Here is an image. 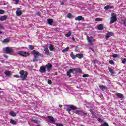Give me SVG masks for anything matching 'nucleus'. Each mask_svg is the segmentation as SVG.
<instances>
[{"mask_svg":"<svg viewBox=\"0 0 126 126\" xmlns=\"http://www.w3.org/2000/svg\"><path fill=\"white\" fill-rule=\"evenodd\" d=\"M83 77H88L89 76V75L87 74H84L82 75Z\"/></svg>","mask_w":126,"mask_h":126,"instance_id":"nucleus-42","label":"nucleus"},{"mask_svg":"<svg viewBox=\"0 0 126 126\" xmlns=\"http://www.w3.org/2000/svg\"><path fill=\"white\" fill-rule=\"evenodd\" d=\"M54 75H58V73H57V72H55L54 73Z\"/></svg>","mask_w":126,"mask_h":126,"instance_id":"nucleus-57","label":"nucleus"},{"mask_svg":"<svg viewBox=\"0 0 126 126\" xmlns=\"http://www.w3.org/2000/svg\"><path fill=\"white\" fill-rule=\"evenodd\" d=\"M53 22H54V20H53L52 19H47V23L49 24V25H52Z\"/></svg>","mask_w":126,"mask_h":126,"instance_id":"nucleus-18","label":"nucleus"},{"mask_svg":"<svg viewBox=\"0 0 126 126\" xmlns=\"http://www.w3.org/2000/svg\"><path fill=\"white\" fill-rule=\"evenodd\" d=\"M4 13V10H0V14H3Z\"/></svg>","mask_w":126,"mask_h":126,"instance_id":"nucleus-45","label":"nucleus"},{"mask_svg":"<svg viewBox=\"0 0 126 126\" xmlns=\"http://www.w3.org/2000/svg\"><path fill=\"white\" fill-rule=\"evenodd\" d=\"M18 55H19V56H21V57H28V56L30 55V53H29V52H27L24 51H20L18 52Z\"/></svg>","mask_w":126,"mask_h":126,"instance_id":"nucleus-4","label":"nucleus"},{"mask_svg":"<svg viewBox=\"0 0 126 126\" xmlns=\"http://www.w3.org/2000/svg\"><path fill=\"white\" fill-rule=\"evenodd\" d=\"M113 35H114V33L112 32H109L106 34L105 39L106 40H108L110 37L112 36Z\"/></svg>","mask_w":126,"mask_h":126,"instance_id":"nucleus-8","label":"nucleus"},{"mask_svg":"<svg viewBox=\"0 0 126 126\" xmlns=\"http://www.w3.org/2000/svg\"><path fill=\"white\" fill-rule=\"evenodd\" d=\"M100 126H109V124L107 122H104L103 124H101Z\"/></svg>","mask_w":126,"mask_h":126,"instance_id":"nucleus-37","label":"nucleus"},{"mask_svg":"<svg viewBox=\"0 0 126 126\" xmlns=\"http://www.w3.org/2000/svg\"><path fill=\"white\" fill-rule=\"evenodd\" d=\"M90 112H91V110H90Z\"/></svg>","mask_w":126,"mask_h":126,"instance_id":"nucleus-63","label":"nucleus"},{"mask_svg":"<svg viewBox=\"0 0 126 126\" xmlns=\"http://www.w3.org/2000/svg\"><path fill=\"white\" fill-rule=\"evenodd\" d=\"M32 122H33V123H35L36 124L40 123V121H39L38 119H34V118H32Z\"/></svg>","mask_w":126,"mask_h":126,"instance_id":"nucleus-29","label":"nucleus"},{"mask_svg":"<svg viewBox=\"0 0 126 126\" xmlns=\"http://www.w3.org/2000/svg\"><path fill=\"white\" fill-rule=\"evenodd\" d=\"M98 30H103L104 29V25L102 24H100L97 26Z\"/></svg>","mask_w":126,"mask_h":126,"instance_id":"nucleus-21","label":"nucleus"},{"mask_svg":"<svg viewBox=\"0 0 126 126\" xmlns=\"http://www.w3.org/2000/svg\"><path fill=\"white\" fill-rule=\"evenodd\" d=\"M72 47H73V48H76V46H75V45H72Z\"/></svg>","mask_w":126,"mask_h":126,"instance_id":"nucleus-59","label":"nucleus"},{"mask_svg":"<svg viewBox=\"0 0 126 126\" xmlns=\"http://www.w3.org/2000/svg\"><path fill=\"white\" fill-rule=\"evenodd\" d=\"M49 50L50 51H53L54 50V46H53V45L49 44Z\"/></svg>","mask_w":126,"mask_h":126,"instance_id":"nucleus-34","label":"nucleus"},{"mask_svg":"<svg viewBox=\"0 0 126 126\" xmlns=\"http://www.w3.org/2000/svg\"><path fill=\"white\" fill-rule=\"evenodd\" d=\"M13 1H14L15 2H16L15 4L17 5L18 4V3H19V0H13Z\"/></svg>","mask_w":126,"mask_h":126,"instance_id":"nucleus-41","label":"nucleus"},{"mask_svg":"<svg viewBox=\"0 0 126 126\" xmlns=\"http://www.w3.org/2000/svg\"><path fill=\"white\" fill-rule=\"evenodd\" d=\"M44 52H45L46 55H49V54H50V51H49V48H44Z\"/></svg>","mask_w":126,"mask_h":126,"instance_id":"nucleus-27","label":"nucleus"},{"mask_svg":"<svg viewBox=\"0 0 126 126\" xmlns=\"http://www.w3.org/2000/svg\"><path fill=\"white\" fill-rule=\"evenodd\" d=\"M3 52L4 54H9V55H14V50L12 49V47H4L3 48Z\"/></svg>","mask_w":126,"mask_h":126,"instance_id":"nucleus-2","label":"nucleus"},{"mask_svg":"<svg viewBox=\"0 0 126 126\" xmlns=\"http://www.w3.org/2000/svg\"><path fill=\"white\" fill-rule=\"evenodd\" d=\"M109 63H110V64H111L112 65H114V64H115V62H114V61H113V60H110Z\"/></svg>","mask_w":126,"mask_h":126,"instance_id":"nucleus-38","label":"nucleus"},{"mask_svg":"<svg viewBox=\"0 0 126 126\" xmlns=\"http://www.w3.org/2000/svg\"><path fill=\"white\" fill-rule=\"evenodd\" d=\"M77 58L78 59H82L83 58V54H76Z\"/></svg>","mask_w":126,"mask_h":126,"instance_id":"nucleus-26","label":"nucleus"},{"mask_svg":"<svg viewBox=\"0 0 126 126\" xmlns=\"http://www.w3.org/2000/svg\"><path fill=\"white\" fill-rule=\"evenodd\" d=\"M10 41V40H9V38H6L5 39H4L2 42L3 43V44H6L7 43H9V42Z\"/></svg>","mask_w":126,"mask_h":126,"instance_id":"nucleus-20","label":"nucleus"},{"mask_svg":"<svg viewBox=\"0 0 126 126\" xmlns=\"http://www.w3.org/2000/svg\"><path fill=\"white\" fill-rule=\"evenodd\" d=\"M32 53L33 55H34V58L33 60V62H36L38 61V59H39V57H42V58H44V54L36 51L33 50Z\"/></svg>","mask_w":126,"mask_h":126,"instance_id":"nucleus-1","label":"nucleus"},{"mask_svg":"<svg viewBox=\"0 0 126 126\" xmlns=\"http://www.w3.org/2000/svg\"><path fill=\"white\" fill-rule=\"evenodd\" d=\"M45 68H47V71H50L52 68H53V65L51 63H48L45 66Z\"/></svg>","mask_w":126,"mask_h":126,"instance_id":"nucleus-6","label":"nucleus"},{"mask_svg":"<svg viewBox=\"0 0 126 126\" xmlns=\"http://www.w3.org/2000/svg\"><path fill=\"white\" fill-rule=\"evenodd\" d=\"M86 115H87V113H85L84 111H83V113H82L81 116H86Z\"/></svg>","mask_w":126,"mask_h":126,"instance_id":"nucleus-49","label":"nucleus"},{"mask_svg":"<svg viewBox=\"0 0 126 126\" xmlns=\"http://www.w3.org/2000/svg\"><path fill=\"white\" fill-rule=\"evenodd\" d=\"M73 71H75V72H78V73H81V72H82V70L80 68H73Z\"/></svg>","mask_w":126,"mask_h":126,"instance_id":"nucleus-13","label":"nucleus"},{"mask_svg":"<svg viewBox=\"0 0 126 126\" xmlns=\"http://www.w3.org/2000/svg\"><path fill=\"white\" fill-rule=\"evenodd\" d=\"M70 57H72V58L73 59V60H75V59H76L77 58V56H76V55H74V54H73V52H72L71 53H70Z\"/></svg>","mask_w":126,"mask_h":126,"instance_id":"nucleus-22","label":"nucleus"},{"mask_svg":"<svg viewBox=\"0 0 126 126\" xmlns=\"http://www.w3.org/2000/svg\"><path fill=\"white\" fill-rule=\"evenodd\" d=\"M10 116H12V117H16V114L13 111H11L9 113Z\"/></svg>","mask_w":126,"mask_h":126,"instance_id":"nucleus-31","label":"nucleus"},{"mask_svg":"<svg viewBox=\"0 0 126 126\" xmlns=\"http://www.w3.org/2000/svg\"><path fill=\"white\" fill-rule=\"evenodd\" d=\"M16 14L17 16H20L22 14V11L20 9V8H18L17 10L16 11Z\"/></svg>","mask_w":126,"mask_h":126,"instance_id":"nucleus-12","label":"nucleus"},{"mask_svg":"<svg viewBox=\"0 0 126 126\" xmlns=\"http://www.w3.org/2000/svg\"><path fill=\"white\" fill-rule=\"evenodd\" d=\"M63 4H64V3H61V5H63Z\"/></svg>","mask_w":126,"mask_h":126,"instance_id":"nucleus-61","label":"nucleus"},{"mask_svg":"<svg viewBox=\"0 0 126 126\" xmlns=\"http://www.w3.org/2000/svg\"><path fill=\"white\" fill-rule=\"evenodd\" d=\"M71 34H72V32L69 31L67 33L65 34V37H67V38H68L71 36Z\"/></svg>","mask_w":126,"mask_h":126,"instance_id":"nucleus-25","label":"nucleus"},{"mask_svg":"<svg viewBox=\"0 0 126 126\" xmlns=\"http://www.w3.org/2000/svg\"><path fill=\"white\" fill-rule=\"evenodd\" d=\"M89 50H91V51H92V52H95V50L93 49V48H91V47H89Z\"/></svg>","mask_w":126,"mask_h":126,"instance_id":"nucleus-55","label":"nucleus"},{"mask_svg":"<svg viewBox=\"0 0 126 126\" xmlns=\"http://www.w3.org/2000/svg\"><path fill=\"white\" fill-rule=\"evenodd\" d=\"M4 74H5V75L6 76H9V75H10V71H6L4 72Z\"/></svg>","mask_w":126,"mask_h":126,"instance_id":"nucleus-33","label":"nucleus"},{"mask_svg":"<svg viewBox=\"0 0 126 126\" xmlns=\"http://www.w3.org/2000/svg\"><path fill=\"white\" fill-rule=\"evenodd\" d=\"M4 29V28L3 27V26H2L1 24H0V30Z\"/></svg>","mask_w":126,"mask_h":126,"instance_id":"nucleus-48","label":"nucleus"},{"mask_svg":"<svg viewBox=\"0 0 126 126\" xmlns=\"http://www.w3.org/2000/svg\"><path fill=\"white\" fill-rule=\"evenodd\" d=\"M67 17L68 18H72V15L71 14V13H68L67 15Z\"/></svg>","mask_w":126,"mask_h":126,"instance_id":"nucleus-36","label":"nucleus"},{"mask_svg":"<svg viewBox=\"0 0 126 126\" xmlns=\"http://www.w3.org/2000/svg\"><path fill=\"white\" fill-rule=\"evenodd\" d=\"M66 111H67V112H68V113H69L70 112V111H71V108H67L66 109Z\"/></svg>","mask_w":126,"mask_h":126,"instance_id":"nucleus-53","label":"nucleus"},{"mask_svg":"<svg viewBox=\"0 0 126 126\" xmlns=\"http://www.w3.org/2000/svg\"><path fill=\"white\" fill-rule=\"evenodd\" d=\"M99 88H100V89L101 90H102V91H105V90H106V89H107V88L106 87V86L99 85Z\"/></svg>","mask_w":126,"mask_h":126,"instance_id":"nucleus-19","label":"nucleus"},{"mask_svg":"<svg viewBox=\"0 0 126 126\" xmlns=\"http://www.w3.org/2000/svg\"><path fill=\"white\" fill-rule=\"evenodd\" d=\"M122 22H123V24H125L126 25V19L122 20Z\"/></svg>","mask_w":126,"mask_h":126,"instance_id":"nucleus-47","label":"nucleus"},{"mask_svg":"<svg viewBox=\"0 0 126 126\" xmlns=\"http://www.w3.org/2000/svg\"><path fill=\"white\" fill-rule=\"evenodd\" d=\"M105 10H108V9H110L111 8H114V6H111L109 5H107L104 7Z\"/></svg>","mask_w":126,"mask_h":126,"instance_id":"nucleus-24","label":"nucleus"},{"mask_svg":"<svg viewBox=\"0 0 126 126\" xmlns=\"http://www.w3.org/2000/svg\"><path fill=\"white\" fill-rule=\"evenodd\" d=\"M95 21H102V19L100 18H96L95 19Z\"/></svg>","mask_w":126,"mask_h":126,"instance_id":"nucleus-39","label":"nucleus"},{"mask_svg":"<svg viewBox=\"0 0 126 126\" xmlns=\"http://www.w3.org/2000/svg\"><path fill=\"white\" fill-rule=\"evenodd\" d=\"M57 126H63V125L62 123H59L57 125Z\"/></svg>","mask_w":126,"mask_h":126,"instance_id":"nucleus-54","label":"nucleus"},{"mask_svg":"<svg viewBox=\"0 0 126 126\" xmlns=\"http://www.w3.org/2000/svg\"><path fill=\"white\" fill-rule=\"evenodd\" d=\"M7 19V15H4L0 18V21H4Z\"/></svg>","mask_w":126,"mask_h":126,"instance_id":"nucleus-17","label":"nucleus"},{"mask_svg":"<svg viewBox=\"0 0 126 126\" xmlns=\"http://www.w3.org/2000/svg\"><path fill=\"white\" fill-rule=\"evenodd\" d=\"M28 47L30 50H34V49H35V48L34 47V46L33 45H29Z\"/></svg>","mask_w":126,"mask_h":126,"instance_id":"nucleus-35","label":"nucleus"},{"mask_svg":"<svg viewBox=\"0 0 126 126\" xmlns=\"http://www.w3.org/2000/svg\"><path fill=\"white\" fill-rule=\"evenodd\" d=\"M72 40L73 41H75V39H74V37H72Z\"/></svg>","mask_w":126,"mask_h":126,"instance_id":"nucleus-58","label":"nucleus"},{"mask_svg":"<svg viewBox=\"0 0 126 126\" xmlns=\"http://www.w3.org/2000/svg\"><path fill=\"white\" fill-rule=\"evenodd\" d=\"M48 118L51 122H55V118H54L52 116H49Z\"/></svg>","mask_w":126,"mask_h":126,"instance_id":"nucleus-28","label":"nucleus"},{"mask_svg":"<svg viewBox=\"0 0 126 126\" xmlns=\"http://www.w3.org/2000/svg\"><path fill=\"white\" fill-rule=\"evenodd\" d=\"M87 40L90 45H92V42H95L96 41V39H91V38L89 37H87Z\"/></svg>","mask_w":126,"mask_h":126,"instance_id":"nucleus-11","label":"nucleus"},{"mask_svg":"<svg viewBox=\"0 0 126 126\" xmlns=\"http://www.w3.org/2000/svg\"><path fill=\"white\" fill-rule=\"evenodd\" d=\"M118 56H119V55L118 54H113L112 55L113 58H117L118 57Z\"/></svg>","mask_w":126,"mask_h":126,"instance_id":"nucleus-44","label":"nucleus"},{"mask_svg":"<svg viewBox=\"0 0 126 126\" xmlns=\"http://www.w3.org/2000/svg\"><path fill=\"white\" fill-rule=\"evenodd\" d=\"M36 14L38 16H41V12H36Z\"/></svg>","mask_w":126,"mask_h":126,"instance_id":"nucleus-43","label":"nucleus"},{"mask_svg":"<svg viewBox=\"0 0 126 126\" xmlns=\"http://www.w3.org/2000/svg\"><path fill=\"white\" fill-rule=\"evenodd\" d=\"M75 20L78 21H80V20H84V18L82 16H78L75 18Z\"/></svg>","mask_w":126,"mask_h":126,"instance_id":"nucleus-15","label":"nucleus"},{"mask_svg":"<svg viewBox=\"0 0 126 126\" xmlns=\"http://www.w3.org/2000/svg\"><path fill=\"white\" fill-rule=\"evenodd\" d=\"M3 32H1V31H0V34H3Z\"/></svg>","mask_w":126,"mask_h":126,"instance_id":"nucleus-60","label":"nucleus"},{"mask_svg":"<svg viewBox=\"0 0 126 126\" xmlns=\"http://www.w3.org/2000/svg\"><path fill=\"white\" fill-rule=\"evenodd\" d=\"M108 70L110 73H111V75H114L115 74V71H114V68H112L110 67H108Z\"/></svg>","mask_w":126,"mask_h":126,"instance_id":"nucleus-16","label":"nucleus"},{"mask_svg":"<svg viewBox=\"0 0 126 126\" xmlns=\"http://www.w3.org/2000/svg\"><path fill=\"white\" fill-rule=\"evenodd\" d=\"M10 123L12 124V125H16L17 124V122H16V121L13 119H11Z\"/></svg>","mask_w":126,"mask_h":126,"instance_id":"nucleus-30","label":"nucleus"},{"mask_svg":"<svg viewBox=\"0 0 126 126\" xmlns=\"http://www.w3.org/2000/svg\"><path fill=\"white\" fill-rule=\"evenodd\" d=\"M70 107V109H71V110H77V107H76V106H74V105H69Z\"/></svg>","mask_w":126,"mask_h":126,"instance_id":"nucleus-23","label":"nucleus"},{"mask_svg":"<svg viewBox=\"0 0 126 126\" xmlns=\"http://www.w3.org/2000/svg\"><path fill=\"white\" fill-rule=\"evenodd\" d=\"M3 56L4 57V58H5L6 59H8V56L5 54H4Z\"/></svg>","mask_w":126,"mask_h":126,"instance_id":"nucleus-56","label":"nucleus"},{"mask_svg":"<svg viewBox=\"0 0 126 126\" xmlns=\"http://www.w3.org/2000/svg\"><path fill=\"white\" fill-rule=\"evenodd\" d=\"M39 71L41 73H46V67L45 66H41L39 69Z\"/></svg>","mask_w":126,"mask_h":126,"instance_id":"nucleus-9","label":"nucleus"},{"mask_svg":"<svg viewBox=\"0 0 126 126\" xmlns=\"http://www.w3.org/2000/svg\"><path fill=\"white\" fill-rule=\"evenodd\" d=\"M0 90H1V88H0Z\"/></svg>","mask_w":126,"mask_h":126,"instance_id":"nucleus-62","label":"nucleus"},{"mask_svg":"<svg viewBox=\"0 0 126 126\" xmlns=\"http://www.w3.org/2000/svg\"><path fill=\"white\" fill-rule=\"evenodd\" d=\"M116 96L119 99H123V98H124V95L120 93L116 94Z\"/></svg>","mask_w":126,"mask_h":126,"instance_id":"nucleus-14","label":"nucleus"},{"mask_svg":"<svg viewBox=\"0 0 126 126\" xmlns=\"http://www.w3.org/2000/svg\"><path fill=\"white\" fill-rule=\"evenodd\" d=\"M73 69H70L68 71H67V76L69 77H71V73H74Z\"/></svg>","mask_w":126,"mask_h":126,"instance_id":"nucleus-7","label":"nucleus"},{"mask_svg":"<svg viewBox=\"0 0 126 126\" xmlns=\"http://www.w3.org/2000/svg\"><path fill=\"white\" fill-rule=\"evenodd\" d=\"M83 113V110H80V108H78L76 110V113L77 115H80L81 116L82 114Z\"/></svg>","mask_w":126,"mask_h":126,"instance_id":"nucleus-10","label":"nucleus"},{"mask_svg":"<svg viewBox=\"0 0 126 126\" xmlns=\"http://www.w3.org/2000/svg\"><path fill=\"white\" fill-rule=\"evenodd\" d=\"M116 21H117V16L116 15V14L112 13L110 23L111 24V23H114V22H116Z\"/></svg>","mask_w":126,"mask_h":126,"instance_id":"nucleus-5","label":"nucleus"},{"mask_svg":"<svg viewBox=\"0 0 126 126\" xmlns=\"http://www.w3.org/2000/svg\"><path fill=\"white\" fill-rule=\"evenodd\" d=\"M14 77H15L16 78H20V76L18 75H14Z\"/></svg>","mask_w":126,"mask_h":126,"instance_id":"nucleus-46","label":"nucleus"},{"mask_svg":"<svg viewBox=\"0 0 126 126\" xmlns=\"http://www.w3.org/2000/svg\"><path fill=\"white\" fill-rule=\"evenodd\" d=\"M75 51H76V52H79V49H78V48H77V46H76V47L75 48Z\"/></svg>","mask_w":126,"mask_h":126,"instance_id":"nucleus-52","label":"nucleus"},{"mask_svg":"<svg viewBox=\"0 0 126 126\" xmlns=\"http://www.w3.org/2000/svg\"><path fill=\"white\" fill-rule=\"evenodd\" d=\"M69 50V47H67L64 49H63L62 51V53H65V52H68V51Z\"/></svg>","mask_w":126,"mask_h":126,"instance_id":"nucleus-32","label":"nucleus"},{"mask_svg":"<svg viewBox=\"0 0 126 126\" xmlns=\"http://www.w3.org/2000/svg\"><path fill=\"white\" fill-rule=\"evenodd\" d=\"M126 59L124 58L123 60H122V63L123 64H126Z\"/></svg>","mask_w":126,"mask_h":126,"instance_id":"nucleus-40","label":"nucleus"},{"mask_svg":"<svg viewBox=\"0 0 126 126\" xmlns=\"http://www.w3.org/2000/svg\"><path fill=\"white\" fill-rule=\"evenodd\" d=\"M47 83L50 85L52 84V81L51 80H48L47 81Z\"/></svg>","mask_w":126,"mask_h":126,"instance_id":"nucleus-50","label":"nucleus"},{"mask_svg":"<svg viewBox=\"0 0 126 126\" xmlns=\"http://www.w3.org/2000/svg\"><path fill=\"white\" fill-rule=\"evenodd\" d=\"M20 75V78H21L22 80H25L27 78V72L21 70L19 72Z\"/></svg>","mask_w":126,"mask_h":126,"instance_id":"nucleus-3","label":"nucleus"},{"mask_svg":"<svg viewBox=\"0 0 126 126\" xmlns=\"http://www.w3.org/2000/svg\"><path fill=\"white\" fill-rule=\"evenodd\" d=\"M98 122H103V119H102V118H99L98 119Z\"/></svg>","mask_w":126,"mask_h":126,"instance_id":"nucleus-51","label":"nucleus"}]
</instances>
